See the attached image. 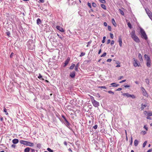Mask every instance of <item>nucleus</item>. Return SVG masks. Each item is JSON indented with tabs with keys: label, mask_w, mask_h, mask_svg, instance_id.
I'll return each instance as SVG.
<instances>
[{
	"label": "nucleus",
	"mask_w": 152,
	"mask_h": 152,
	"mask_svg": "<svg viewBox=\"0 0 152 152\" xmlns=\"http://www.w3.org/2000/svg\"><path fill=\"white\" fill-rule=\"evenodd\" d=\"M131 35V37L135 42L137 43L140 42V40L138 37L136 35L134 31L132 32Z\"/></svg>",
	"instance_id": "obj_1"
},
{
	"label": "nucleus",
	"mask_w": 152,
	"mask_h": 152,
	"mask_svg": "<svg viewBox=\"0 0 152 152\" xmlns=\"http://www.w3.org/2000/svg\"><path fill=\"white\" fill-rule=\"evenodd\" d=\"M97 125H95L93 126V128L94 129H96L97 128Z\"/></svg>",
	"instance_id": "obj_42"
},
{
	"label": "nucleus",
	"mask_w": 152,
	"mask_h": 152,
	"mask_svg": "<svg viewBox=\"0 0 152 152\" xmlns=\"http://www.w3.org/2000/svg\"><path fill=\"white\" fill-rule=\"evenodd\" d=\"M99 1L100 2L104 4L106 3L105 0H99Z\"/></svg>",
	"instance_id": "obj_30"
},
{
	"label": "nucleus",
	"mask_w": 152,
	"mask_h": 152,
	"mask_svg": "<svg viewBox=\"0 0 152 152\" xmlns=\"http://www.w3.org/2000/svg\"><path fill=\"white\" fill-rule=\"evenodd\" d=\"M107 53L106 52H104L102 55L101 56V57H104L106 56V55Z\"/></svg>",
	"instance_id": "obj_33"
},
{
	"label": "nucleus",
	"mask_w": 152,
	"mask_h": 152,
	"mask_svg": "<svg viewBox=\"0 0 152 152\" xmlns=\"http://www.w3.org/2000/svg\"><path fill=\"white\" fill-rule=\"evenodd\" d=\"M92 102L93 105L95 107H98L99 105V103L95 100H93Z\"/></svg>",
	"instance_id": "obj_8"
},
{
	"label": "nucleus",
	"mask_w": 152,
	"mask_h": 152,
	"mask_svg": "<svg viewBox=\"0 0 152 152\" xmlns=\"http://www.w3.org/2000/svg\"><path fill=\"white\" fill-rule=\"evenodd\" d=\"M104 25L105 26H107V23L106 22H104Z\"/></svg>",
	"instance_id": "obj_62"
},
{
	"label": "nucleus",
	"mask_w": 152,
	"mask_h": 152,
	"mask_svg": "<svg viewBox=\"0 0 152 152\" xmlns=\"http://www.w3.org/2000/svg\"><path fill=\"white\" fill-rule=\"evenodd\" d=\"M112 61V59H107V62H110Z\"/></svg>",
	"instance_id": "obj_52"
},
{
	"label": "nucleus",
	"mask_w": 152,
	"mask_h": 152,
	"mask_svg": "<svg viewBox=\"0 0 152 152\" xmlns=\"http://www.w3.org/2000/svg\"><path fill=\"white\" fill-rule=\"evenodd\" d=\"M152 151V149H151L148 150L147 152H150Z\"/></svg>",
	"instance_id": "obj_64"
},
{
	"label": "nucleus",
	"mask_w": 152,
	"mask_h": 152,
	"mask_svg": "<svg viewBox=\"0 0 152 152\" xmlns=\"http://www.w3.org/2000/svg\"><path fill=\"white\" fill-rule=\"evenodd\" d=\"M126 81V80H122L119 83H123V82H125Z\"/></svg>",
	"instance_id": "obj_57"
},
{
	"label": "nucleus",
	"mask_w": 152,
	"mask_h": 152,
	"mask_svg": "<svg viewBox=\"0 0 152 152\" xmlns=\"http://www.w3.org/2000/svg\"><path fill=\"white\" fill-rule=\"evenodd\" d=\"M112 22L113 25L115 26L116 27V23L114 19L113 18L112 19Z\"/></svg>",
	"instance_id": "obj_16"
},
{
	"label": "nucleus",
	"mask_w": 152,
	"mask_h": 152,
	"mask_svg": "<svg viewBox=\"0 0 152 152\" xmlns=\"http://www.w3.org/2000/svg\"><path fill=\"white\" fill-rule=\"evenodd\" d=\"M4 112L5 113V114L7 115H8V113L7 112V109H6V108L5 107H4Z\"/></svg>",
	"instance_id": "obj_26"
},
{
	"label": "nucleus",
	"mask_w": 152,
	"mask_h": 152,
	"mask_svg": "<svg viewBox=\"0 0 152 152\" xmlns=\"http://www.w3.org/2000/svg\"><path fill=\"white\" fill-rule=\"evenodd\" d=\"M121 90H122V88H119L117 89V91H120Z\"/></svg>",
	"instance_id": "obj_59"
},
{
	"label": "nucleus",
	"mask_w": 152,
	"mask_h": 152,
	"mask_svg": "<svg viewBox=\"0 0 152 152\" xmlns=\"http://www.w3.org/2000/svg\"><path fill=\"white\" fill-rule=\"evenodd\" d=\"M20 142L21 144L30 147H33L34 146L33 143L27 141L22 140L20 141Z\"/></svg>",
	"instance_id": "obj_2"
},
{
	"label": "nucleus",
	"mask_w": 152,
	"mask_h": 152,
	"mask_svg": "<svg viewBox=\"0 0 152 152\" xmlns=\"http://www.w3.org/2000/svg\"><path fill=\"white\" fill-rule=\"evenodd\" d=\"M13 54L14 53L13 52L11 53L10 56V57L12 58V57Z\"/></svg>",
	"instance_id": "obj_46"
},
{
	"label": "nucleus",
	"mask_w": 152,
	"mask_h": 152,
	"mask_svg": "<svg viewBox=\"0 0 152 152\" xmlns=\"http://www.w3.org/2000/svg\"><path fill=\"white\" fill-rule=\"evenodd\" d=\"M57 36L59 38L61 39H63V37H61V36L60 35H59L58 34H57Z\"/></svg>",
	"instance_id": "obj_40"
},
{
	"label": "nucleus",
	"mask_w": 152,
	"mask_h": 152,
	"mask_svg": "<svg viewBox=\"0 0 152 152\" xmlns=\"http://www.w3.org/2000/svg\"><path fill=\"white\" fill-rule=\"evenodd\" d=\"M141 90L142 92V93L143 95L144 96H145L146 97H148V94L147 91H146L145 89L143 87H142L141 88Z\"/></svg>",
	"instance_id": "obj_5"
},
{
	"label": "nucleus",
	"mask_w": 152,
	"mask_h": 152,
	"mask_svg": "<svg viewBox=\"0 0 152 152\" xmlns=\"http://www.w3.org/2000/svg\"><path fill=\"white\" fill-rule=\"evenodd\" d=\"M56 28L58 30H59L61 32H64L65 31L63 29V28L61 27L57 26H56Z\"/></svg>",
	"instance_id": "obj_11"
},
{
	"label": "nucleus",
	"mask_w": 152,
	"mask_h": 152,
	"mask_svg": "<svg viewBox=\"0 0 152 152\" xmlns=\"http://www.w3.org/2000/svg\"><path fill=\"white\" fill-rule=\"evenodd\" d=\"M75 66V64H72L71 66H70V69H72L74 68Z\"/></svg>",
	"instance_id": "obj_29"
},
{
	"label": "nucleus",
	"mask_w": 152,
	"mask_h": 152,
	"mask_svg": "<svg viewBox=\"0 0 152 152\" xmlns=\"http://www.w3.org/2000/svg\"><path fill=\"white\" fill-rule=\"evenodd\" d=\"M6 34L9 37L10 36V31H7L6 32Z\"/></svg>",
	"instance_id": "obj_36"
},
{
	"label": "nucleus",
	"mask_w": 152,
	"mask_h": 152,
	"mask_svg": "<svg viewBox=\"0 0 152 152\" xmlns=\"http://www.w3.org/2000/svg\"><path fill=\"white\" fill-rule=\"evenodd\" d=\"M146 65L148 67H150L151 66V61L150 57H148L146 59Z\"/></svg>",
	"instance_id": "obj_7"
},
{
	"label": "nucleus",
	"mask_w": 152,
	"mask_h": 152,
	"mask_svg": "<svg viewBox=\"0 0 152 152\" xmlns=\"http://www.w3.org/2000/svg\"><path fill=\"white\" fill-rule=\"evenodd\" d=\"M91 41L88 42V43L87 45L86 46L87 47H88L89 46V45L91 44Z\"/></svg>",
	"instance_id": "obj_49"
},
{
	"label": "nucleus",
	"mask_w": 152,
	"mask_h": 152,
	"mask_svg": "<svg viewBox=\"0 0 152 152\" xmlns=\"http://www.w3.org/2000/svg\"><path fill=\"white\" fill-rule=\"evenodd\" d=\"M90 98H91V102H92V101H93V100H95L94 99V97L92 96H91Z\"/></svg>",
	"instance_id": "obj_53"
},
{
	"label": "nucleus",
	"mask_w": 152,
	"mask_h": 152,
	"mask_svg": "<svg viewBox=\"0 0 152 152\" xmlns=\"http://www.w3.org/2000/svg\"><path fill=\"white\" fill-rule=\"evenodd\" d=\"M42 76L41 75V74H39V76H38V78H39V79H40L41 78H42Z\"/></svg>",
	"instance_id": "obj_55"
},
{
	"label": "nucleus",
	"mask_w": 152,
	"mask_h": 152,
	"mask_svg": "<svg viewBox=\"0 0 152 152\" xmlns=\"http://www.w3.org/2000/svg\"><path fill=\"white\" fill-rule=\"evenodd\" d=\"M48 151L50 152H53V151L49 148H48Z\"/></svg>",
	"instance_id": "obj_45"
},
{
	"label": "nucleus",
	"mask_w": 152,
	"mask_h": 152,
	"mask_svg": "<svg viewBox=\"0 0 152 152\" xmlns=\"http://www.w3.org/2000/svg\"><path fill=\"white\" fill-rule=\"evenodd\" d=\"M145 82L147 84H149V81L148 79H146Z\"/></svg>",
	"instance_id": "obj_37"
},
{
	"label": "nucleus",
	"mask_w": 152,
	"mask_h": 152,
	"mask_svg": "<svg viewBox=\"0 0 152 152\" xmlns=\"http://www.w3.org/2000/svg\"><path fill=\"white\" fill-rule=\"evenodd\" d=\"M37 23L38 25H39L41 23V21L40 18H38L37 20Z\"/></svg>",
	"instance_id": "obj_17"
},
{
	"label": "nucleus",
	"mask_w": 152,
	"mask_h": 152,
	"mask_svg": "<svg viewBox=\"0 0 152 152\" xmlns=\"http://www.w3.org/2000/svg\"><path fill=\"white\" fill-rule=\"evenodd\" d=\"M110 42V39H108L107 41V44H109Z\"/></svg>",
	"instance_id": "obj_61"
},
{
	"label": "nucleus",
	"mask_w": 152,
	"mask_h": 152,
	"mask_svg": "<svg viewBox=\"0 0 152 152\" xmlns=\"http://www.w3.org/2000/svg\"><path fill=\"white\" fill-rule=\"evenodd\" d=\"M98 87L100 88H104V89L106 88V87L105 86H99V87Z\"/></svg>",
	"instance_id": "obj_44"
},
{
	"label": "nucleus",
	"mask_w": 152,
	"mask_h": 152,
	"mask_svg": "<svg viewBox=\"0 0 152 152\" xmlns=\"http://www.w3.org/2000/svg\"><path fill=\"white\" fill-rule=\"evenodd\" d=\"M86 54V53H85L83 52H82L81 53L80 55V57H82L83 56H84Z\"/></svg>",
	"instance_id": "obj_31"
},
{
	"label": "nucleus",
	"mask_w": 152,
	"mask_h": 152,
	"mask_svg": "<svg viewBox=\"0 0 152 152\" xmlns=\"http://www.w3.org/2000/svg\"><path fill=\"white\" fill-rule=\"evenodd\" d=\"M75 72H73L70 73V76L72 78H74L75 76Z\"/></svg>",
	"instance_id": "obj_15"
},
{
	"label": "nucleus",
	"mask_w": 152,
	"mask_h": 152,
	"mask_svg": "<svg viewBox=\"0 0 152 152\" xmlns=\"http://www.w3.org/2000/svg\"><path fill=\"white\" fill-rule=\"evenodd\" d=\"M18 142L19 140L17 139H13L12 140V142L14 144H16L18 143Z\"/></svg>",
	"instance_id": "obj_14"
},
{
	"label": "nucleus",
	"mask_w": 152,
	"mask_h": 152,
	"mask_svg": "<svg viewBox=\"0 0 152 152\" xmlns=\"http://www.w3.org/2000/svg\"><path fill=\"white\" fill-rule=\"evenodd\" d=\"M88 6L90 7V8H91V4L90 3H88Z\"/></svg>",
	"instance_id": "obj_56"
},
{
	"label": "nucleus",
	"mask_w": 152,
	"mask_h": 152,
	"mask_svg": "<svg viewBox=\"0 0 152 152\" xmlns=\"http://www.w3.org/2000/svg\"><path fill=\"white\" fill-rule=\"evenodd\" d=\"M145 10L148 16L152 20V14L151 11L148 8H146Z\"/></svg>",
	"instance_id": "obj_4"
},
{
	"label": "nucleus",
	"mask_w": 152,
	"mask_h": 152,
	"mask_svg": "<svg viewBox=\"0 0 152 152\" xmlns=\"http://www.w3.org/2000/svg\"><path fill=\"white\" fill-rule=\"evenodd\" d=\"M127 25L131 29L132 28V26L131 23L130 22H128L127 23Z\"/></svg>",
	"instance_id": "obj_27"
},
{
	"label": "nucleus",
	"mask_w": 152,
	"mask_h": 152,
	"mask_svg": "<svg viewBox=\"0 0 152 152\" xmlns=\"http://www.w3.org/2000/svg\"><path fill=\"white\" fill-rule=\"evenodd\" d=\"M65 121V125L66 126L68 127H69V126L70 124L69 122L67 121V120H66Z\"/></svg>",
	"instance_id": "obj_21"
},
{
	"label": "nucleus",
	"mask_w": 152,
	"mask_h": 152,
	"mask_svg": "<svg viewBox=\"0 0 152 152\" xmlns=\"http://www.w3.org/2000/svg\"><path fill=\"white\" fill-rule=\"evenodd\" d=\"M37 146L38 148H40L41 147V145L40 143H38L37 145Z\"/></svg>",
	"instance_id": "obj_35"
},
{
	"label": "nucleus",
	"mask_w": 152,
	"mask_h": 152,
	"mask_svg": "<svg viewBox=\"0 0 152 152\" xmlns=\"http://www.w3.org/2000/svg\"><path fill=\"white\" fill-rule=\"evenodd\" d=\"M110 85H112V86L114 87H117L119 86V84H116L115 83H111Z\"/></svg>",
	"instance_id": "obj_20"
},
{
	"label": "nucleus",
	"mask_w": 152,
	"mask_h": 152,
	"mask_svg": "<svg viewBox=\"0 0 152 152\" xmlns=\"http://www.w3.org/2000/svg\"><path fill=\"white\" fill-rule=\"evenodd\" d=\"M110 37L112 38V39H113V34H112V33H110Z\"/></svg>",
	"instance_id": "obj_47"
},
{
	"label": "nucleus",
	"mask_w": 152,
	"mask_h": 152,
	"mask_svg": "<svg viewBox=\"0 0 152 152\" xmlns=\"http://www.w3.org/2000/svg\"><path fill=\"white\" fill-rule=\"evenodd\" d=\"M140 32L141 33V37L146 40L148 39L147 36L143 29L142 28L140 29Z\"/></svg>",
	"instance_id": "obj_3"
},
{
	"label": "nucleus",
	"mask_w": 152,
	"mask_h": 152,
	"mask_svg": "<svg viewBox=\"0 0 152 152\" xmlns=\"http://www.w3.org/2000/svg\"><path fill=\"white\" fill-rule=\"evenodd\" d=\"M147 142V141H145L144 142V143H143V147H144L145 146V145H146V144Z\"/></svg>",
	"instance_id": "obj_34"
},
{
	"label": "nucleus",
	"mask_w": 152,
	"mask_h": 152,
	"mask_svg": "<svg viewBox=\"0 0 152 152\" xmlns=\"http://www.w3.org/2000/svg\"><path fill=\"white\" fill-rule=\"evenodd\" d=\"M115 43V41L114 40H112L111 42V45H112L114 44Z\"/></svg>",
	"instance_id": "obj_51"
},
{
	"label": "nucleus",
	"mask_w": 152,
	"mask_h": 152,
	"mask_svg": "<svg viewBox=\"0 0 152 152\" xmlns=\"http://www.w3.org/2000/svg\"><path fill=\"white\" fill-rule=\"evenodd\" d=\"M119 12H120V14H121L122 15H124V13L123 11L121 9H119Z\"/></svg>",
	"instance_id": "obj_25"
},
{
	"label": "nucleus",
	"mask_w": 152,
	"mask_h": 152,
	"mask_svg": "<svg viewBox=\"0 0 152 152\" xmlns=\"http://www.w3.org/2000/svg\"><path fill=\"white\" fill-rule=\"evenodd\" d=\"M129 97H131L133 99H135V96L134 95H130Z\"/></svg>",
	"instance_id": "obj_32"
},
{
	"label": "nucleus",
	"mask_w": 152,
	"mask_h": 152,
	"mask_svg": "<svg viewBox=\"0 0 152 152\" xmlns=\"http://www.w3.org/2000/svg\"><path fill=\"white\" fill-rule=\"evenodd\" d=\"M134 61L133 62V64L134 66L136 67L137 66H140V64H138L137 63V59L134 58Z\"/></svg>",
	"instance_id": "obj_9"
},
{
	"label": "nucleus",
	"mask_w": 152,
	"mask_h": 152,
	"mask_svg": "<svg viewBox=\"0 0 152 152\" xmlns=\"http://www.w3.org/2000/svg\"><path fill=\"white\" fill-rule=\"evenodd\" d=\"M130 94H129V93H124V94H123V95L124 96H126L127 97H129V96H130Z\"/></svg>",
	"instance_id": "obj_22"
},
{
	"label": "nucleus",
	"mask_w": 152,
	"mask_h": 152,
	"mask_svg": "<svg viewBox=\"0 0 152 152\" xmlns=\"http://www.w3.org/2000/svg\"><path fill=\"white\" fill-rule=\"evenodd\" d=\"M130 87V86L129 85H126L124 86L125 88H127Z\"/></svg>",
	"instance_id": "obj_63"
},
{
	"label": "nucleus",
	"mask_w": 152,
	"mask_h": 152,
	"mask_svg": "<svg viewBox=\"0 0 152 152\" xmlns=\"http://www.w3.org/2000/svg\"><path fill=\"white\" fill-rule=\"evenodd\" d=\"M144 57L145 58H146V59H148V57H149L146 54H145L144 55Z\"/></svg>",
	"instance_id": "obj_48"
},
{
	"label": "nucleus",
	"mask_w": 152,
	"mask_h": 152,
	"mask_svg": "<svg viewBox=\"0 0 152 152\" xmlns=\"http://www.w3.org/2000/svg\"><path fill=\"white\" fill-rule=\"evenodd\" d=\"M130 142V145H132V138L131 137V140L130 141H129Z\"/></svg>",
	"instance_id": "obj_54"
},
{
	"label": "nucleus",
	"mask_w": 152,
	"mask_h": 152,
	"mask_svg": "<svg viewBox=\"0 0 152 152\" xmlns=\"http://www.w3.org/2000/svg\"><path fill=\"white\" fill-rule=\"evenodd\" d=\"M108 93L110 94H114V92L111 91H108Z\"/></svg>",
	"instance_id": "obj_41"
},
{
	"label": "nucleus",
	"mask_w": 152,
	"mask_h": 152,
	"mask_svg": "<svg viewBox=\"0 0 152 152\" xmlns=\"http://www.w3.org/2000/svg\"><path fill=\"white\" fill-rule=\"evenodd\" d=\"M138 141L137 140H135L134 141V145L135 146H137L138 144Z\"/></svg>",
	"instance_id": "obj_19"
},
{
	"label": "nucleus",
	"mask_w": 152,
	"mask_h": 152,
	"mask_svg": "<svg viewBox=\"0 0 152 152\" xmlns=\"http://www.w3.org/2000/svg\"><path fill=\"white\" fill-rule=\"evenodd\" d=\"M101 7L104 9L106 10V7L105 5L104 4H101Z\"/></svg>",
	"instance_id": "obj_24"
},
{
	"label": "nucleus",
	"mask_w": 152,
	"mask_h": 152,
	"mask_svg": "<svg viewBox=\"0 0 152 152\" xmlns=\"http://www.w3.org/2000/svg\"><path fill=\"white\" fill-rule=\"evenodd\" d=\"M147 106V105L146 104H142L141 105V110H143L144 109V108L146 107Z\"/></svg>",
	"instance_id": "obj_18"
},
{
	"label": "nucleus",
	"mask_w": 152,
	"mask_h": 152,
	"mask_svg": "<svg viewBox=\"0 0 152 152\" xmlns=\"http://www.w3.org/2000/svg\"><path fill=\"white\" fill-rule=\"evenodd\" d=\"M138 57L140 61H142V56L140 53L139 54Z\"/></svg>",
	"instance_id": "obj_23"
},
{
	"label": "nucleus",
	"mask_w": 152,
	"mask_h": 152,
	"mask_svg": "<svg viewBox=\"0 0 152 152\" xmlns=\"http://www.w3.org/2000/svg\"><path fill=\"white\" fill-rule=\"evenodd\" d=\"M108 29L109 31H111V27L110 26H108Z\"/></svg>",
	"instance_id": "obj_50"
},
{
	"label": "nucleus",
	"mask_w": 152,
	"mask_h": 152,
	"mask_svg": "<svg viewBox=\"0 0 152 152\" xmlns=\"http://www.w3.org/2000/svg\"><path fill=\"white\" fill-rule=\"evenodd\" d=\"M11 147L12 148H15L16 145L14 144L11 145Z\"/></svg>",
	"instance_id": "obj_43"
},
{
	"label": "nucleus",
	"mask_w": 152,
	"mask_h": 152,
	"mask_svg": "<svg viewBox=\"0 0 152 152\" xmlns=\"http://www.w3.org/2000/svg\"><path fill=\"white\" fill-rule=\"evenodd\" d=\"M24 152H35V150L34 149L29 147L26 148L24 150Z\"/></svg>",
	"instance_id": "obj_6"
},
{
	"label": "nucleus",
	"mask_w": 152,
	"mask_h": 152,
	"mask_svg": "<svg viewBox=\"0 0 152 152\" xmlns=\"http://www.w3.org/2000/svg\"><path fill=\"white\" fill-rule=\"evenodd\" d=\"M144 113L145 115H147L148 116H152V112L151 111H149L148 112V113L147 111H144Z\"/></svg>",
	"instance_id": "obj_10"
},
{
	"label": "nucleus",
	"mask_w": 152,
	"mask_h": 152,
	"mask_svg": "<svg viewBox=\"0 0 152 152\" xmlns=\"http://www.w3.org/2000/svg\"><path fill=\"white\" fill-rule=\"evenodd\" d=\"M79 63H78L76 65V66H75V69L76 71H77V69H78V67L79 66Z\"/></svg>",
	"instance_id": "obj_28"
},
{
	"label": "nucleus",
	"mask_w": 152,
	"mask_h": 152,
	"mask_svg": "<svg viewBox=\"0 0 152 152\" xmlns=\"http://www.w3.org/2000/svg\"><path fill=\"white\" fill-rule=\"evenodd\" d=\"M70 59L69 57H68L67 58L66 60L65 61L64 66H65L67 65L69 61H70Z\"/></svg>",
	"instance_id": "obj_13"
},
{
	"label": "nucleus",
	"mask_w": 152,
	"mask_h": 152,
	"mask_svg": "<svg viewBox=\"0 0 152 152\" xmlns=\"http://www.w3.org/2000/svg\"><path fill=\"white\" fill-rule=\"evenodd\" d=\"M92 6L94 7H96V4L95 3H92Z\"/></svg>",
	"instance_id": "obj_38"
},
{
	"label": "nucleus",
	"mask_w": 152,
	"mask_h": 152,
	"mask_svg": "<svg viewBox=\"0 0 152 152\" xmlns=\"http://www.w3.org/2000/svg\"><path fill=\"white\" fill-rule=\"evenodd\" d=\"M142 132L143 135L145 134L146 133V132L145 131H142Z\"/></svg>",
	"instance_id": "obj_58"
},
{
	"label": "nucleus",
	"mask_w": 152,
	"mask_h": 152,
	"mask_svg": "<svg viewBox=\"0 0 152 152\" xmlns=\"http://www.w3.org/2000/svg\"><path fill=\"white\" fill-rule=\"evenodd\" d=\"M0 120L1 121H2L3 120V118L1 116L0 118Z\"/></svg>",
	"instance_id": "obj_60"
},
{
	"label": "nucleus",
	"mask_w": 152,
	"mask_h": 152,
	"mask_svg": "<svg viewBox=\"0 0 152 152\" xmlns=\"http://www.w3.org/2000/svg\"><path fill=\"white\" fill-rule=\"evenodd\" d=\"M118 42L119 43V45L121 47L122 46V39L121 36H120L118 37Z\"/></svg>",
	"instance_id": "obj_12"
},
{
	"label": "nucleus",
	"mask_w": 152,
	"mask_h": 152,
	"mask_svg": "<svg viewBox=\"0 0 152 152\" xmlns=\"http://www.w3.org/2000/svg\"><path fill=\"white\" fill-rule=\"evenodd\" d=\"M106 39V37H103V39L102 40V43H104L105 42V39Z\"/></svg>",
	"instance_id": "obj_39"
}]
</instances>
